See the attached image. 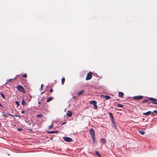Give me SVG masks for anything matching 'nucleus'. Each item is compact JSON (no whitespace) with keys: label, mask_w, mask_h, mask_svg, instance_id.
<instances>
[{"label":"nucleus","mask_w":157,"mask_h":157,"mask_svg":"<svg viewBox=\"0 0 157 157\" xmlns=\"http://www.w3.org/2000/svg\"><path fill=\"white\" fill-rule=\"evenodd\" d=\"M95 154L98 157H101V155L100 154L99 152L98 151H95Z\"/></svg>","instance_id":"nucleus-17"},{"label":"nucleus","mask_w":157,"mask_h":157,"mask_svg":"<svg viewBox=\"0 0 157 157\" xmlns=\"http://www.w3.org/2000/svg\"><path fill=\"white\" fill-rule=\"evenodd\" d=\"M154 113L157 114V111L155 110H154V111L153 112H151L152 113Z\"/></svg>","instance_id":"nucleus-30"},{"label":"nucleus","mask_w":157,"mask_h":157,"mask_svg":"<svg viewBox=\"0 0 157 157\" xmlns=\"http://www.w3.org/2000/svg\"><path fill=\"white\" fill-rule=\"evenodd\" d=\"M65 80V78L64 77H63L61 79V81H62V84H63L64 83V82Z\"/></svg>","instance_id":"nucleus-20"},{"label":"nucleus","mask_w":157,"mask_h":157,"mask_svg":"<svg viewBox=\"0 0 157 157\" xmlns=\"http://www.w3.org/2000/svg\"><path fill=\"white\" fill-rule=\"evenodd\" d=\"M17 88L19 91L22 93H25V91L24 88L21 85H18L17 86Z\"/></svg>","instance_id":"nucleus-1"},{"label":"nucleus","mask_w":157,"mask_h":157,"mask_svg":"<svg viewBox=\"0 0 157 157\" xmlns=\"http://www.w3.org/2000/svg\"><path fill=\"white\" fill-rule=\"evenodd\" d=\"M117 106L119 107L122 108L123 107V105L121 104H118L117 105Z\"/></svg>","instance_id":"nucleus-22"},{"label":"nucleus","mask_w":157,"mask_h":157,"mask_svg":"<svg viewBox=\"0 0 157 157\" xmlns=\"http://www.w3.org/2000/svg\"><path fill=\"white\" fill-rule=\"evenodd\" d=\"M14 116L15 117H18V115H14Z\"/></svg>","instance_id":"nucleus-39"},{"label":"nucleus","mask_w":157,"mask_h":157,"mask_svg":"<svg viewBox=\"0 0 157 157\" xmlns=\"http://www.w3.org/2000/svg\"><path fill=\"white\" fill-rule=\"evenodd\" d=\"M101 98H105L106 100H108L111 98V97L109 96H105L104 95H101Z\"/></svg>","instance_id":"nucleus-8"},{"label":"nucleus","mask_w":157,"mask_h":157,"mask_svg":"<svg viewBox=\"0 0 157 157\" xmlns=\"http://www.w3.org/2000/svg\"><path fill=\"white\" fill-rule=\"evenodd\" d=\"M38 103V104H41V102H39Z\"/></svg>","instance_id":"nucleus-43"},{"label":"nucleus","mask_w":157,"mask_h":157,"mask_svg":"<svg viewBox=\"0 0 157 157\" xmlns=\"http://www.w3.org/2000/svg\"><path fill=\"white\" fill-rule=\"evenodd\" d=\"M0 94L1 96L3 98V99H5V97L4 95L2 93H0Z\"/></svg>","instance_id":"nucleus-23"},{"label":"nucleus","mask_w":157,"mask_h":157,"mask_svg":"<svg viewBox=\"0 0 157 157\" xmlns=\"http://www.w3.org/2000/svg\"><path fill=\"white\" fill-rule=\"evenodd\" d=\"M2 115L3 116L5 117H7V116L6 114V113H4L2 114Z\"/></svg>","instance_id":"nucleus-28"},{"label":"nucleus","mask_w":157,"mask_h":157,"mask_svg":"<svg viewBox=\"0 0 157 157\" xmlns=\"http://www.w3.org/2000/svg\"><path fill=\"white\" fill-rule=\"evenodd\" d=\"M25 113V111L24 110H22L21 111V113Z\"/></svg>","instance_id":"nucleus-36"},{"label":"nucleus","mask_w":157,"mask_h":157,"mask_svg":"<svg viewBox=\"0 0 157 157\" xmlns=\"http://www.w3.org/2000/svg\"><path fill=\"white\" fill-rule=\"evenodd\" d=\"M84 92V91L83 90H81L80 91L78 92V93L77 95L78 96H80L81 94H82L83 92Z\"/></svg>","instance_id":"nucleus-19"},{"label":"nucleus","mask_w":157,"mask_h":157,"mask_svg":"<svg viewBox=\"0 0 157 157\" xmlns=\"http://www.w3.org/2000/svg\"><path fill=\"white\" fill-rule=\"evenodd\" d=\"M53 97H50L47 99L46 101L48 102H49L52 101L53 99Z\"/></svg>","instance_id":"nucleus-13"},{"label":"nucleus","mask_w":157,"mask_h":157,"mask_svg":"<svg viewBox=\"0 0 157 157\" xmlns=\"http://www.w3.org/2000/svg\"><path fill=\"white\" fill-rule=\"evenodd\" d=\"M89 132L91 135V137L95 136V131L93 128L90 129Z\"/></svg>","instance_id":"nucleus-6"},{"label":"nucleus","mask_w":157,"mask_h":157,"mask_svg":"<svg viewBox=\"0 0 157 157\" xmlns=\"http://www.w3.org/2000/svg\"><path fill=\"white\" fill-rule=\"evenodd\" d=\"M63 138L65 141L67 142H71L72 141V139L70 137H63Z\"/></svg>","instance_id":"nucleus-7"},{"label":"nucleus","mask_w":157,"mask_h":157,"mask_svg":"<svg viewBox=\"0 0 157 157\" xmlns=\"http://www.w3.org/2000/svg\"><path fill=\"white\" fill-rule=\"evenodd\" d=\"M13 126H14V127H15L16 126V125L15 124H14L13 125Z\"/></svg>","instance_id":"nucleus-44"},{"label":"nucleus","mask_w":157,"mask_h":157,"mask_svg":"<svg viewBox=\"0 0 157 157\" xmlns=\"http://www.w3.org/2000/svg\"><path fill=\"white\" fill-rule=\"evenodd\" d=\"M138 132L140 134L143 135H144L145 133V132L144 131L140 130H139Z\"/></svg>","instance_id":"nucleus-15"},{"label":"nucleus","mask_w":157,"mask_h":157,"mask_svg":"<svg viewBox=\"0 0 157 157\" xmlns=\"http://www.w3.org/2000/svg\"><path fill=\"white\" fill-rule=\"evenodd\" d=\"M21 103H22V105L23 106H24L26 105V102L24 101V98L22 100Z\"/></svg>","instance_id":"nucleus-16"},{"label":"nucleus","mask_w":157,"mask_h":157,"mask_svg":"<svg viewBox=\"0 0 157 157\" xmlns=\"http://www.w3.org/2000/svg\"><path fill=\"white\" fill-rule=\"evenodd\" d=\"M0 107H3V106L1 104V103H0Z\"/></svg>","instance_id":"nucleus-38"},{"label":"nucleus","mask_w":157,"mask_h":157,"mask_svg":"<svg viewBox=\"0 0 157 157\" xmlns=\"http://www.w3.org/2000/svg\"><path fill=\"white\" fill-rule=\"evenodd\" d=\"M149 100H144L142 101V103H144L146 102H148Z\"/></svg>","instance_id":"nucleus-25"},{"label":"nucleus","mask_w":157,"mask_h":157,"mask_svg":"<svg viewBox=\"0 0 157 157\" xmlns=\"http://www.w3.org/2000/svg\"><path fill=\"white\" fill-rule=\"evenodd\" d=\"M9 115H10V116H13V117H14V115H11V114H9Z\"/></svg>","instance_id":"nucleus-37"},{"label":"nucleus","mask_w":157,"mask_h":157,"mask_svg":"<svg viewBox=\"0 0 157 157\" xmlns=\"http://www.w3.org/2000/svg\"><path fill=\"white\" fill-rule=\"evenodd\" d=\"M18 117L20 118H21V117L20 115H18Z\"/></svg>","instance_id":"nucleus-40"},{"label":"nucleus","mask_w":157,"mask_h":157,"mask_svg":"<svg viewBox=\"0 0 157 157\" xmlns=\"http://www.w3.org/2000/svg\"><path fill=\"white\" fill-rule=\"evenodd\" d=\"M17 130L19 131H21L22 130V128H17Z\"/></svg>","instance_id":"nucleus-34"},{"label":"nucleus","mask_w":157,"mask_h":157,"mask_svg":"<svg viewBox=\"0 0 157 157\" xmlns=\"http://www.w3.org/2000/svg\"><path fill=\"white\" fill-rule=\"evenodd\" d=\"M11 80H12V79H9V80H7V81L8 82H10L11 81Z\"/></svg>","instance_id":"nucleus-35"},{"label":"nucleus","mask_w":157,"mask_h":157,"mask_svg":"<svg viewBox=\"0 0 157 157\" xmlns=\"http://www.w3.org/2000/svg\"><path fill=\"white\" fill-rule=\"evenodd\" d=\"M53 89H50L49 91L50 92V93H52L53 92Z\"/></svg>","instance_id":"nucleus-32"},{"label":"nucleus","mask_w":157,"mask_h":157,"mask_svg":"<svg viewBox=\"0 0 157 157\" xmlns=\"http://www.w3.org/2000/svg\"><path fill=\"white\" fill-rule=\"evenodd\" d=\"M124 95V93L122 92H119L118 93V96L122 98L123 97Z\"/></svg>","instance_id":"nucleus-11"},{"label":"nucleus","mask_w":157,"mask_h":157,"mask_svg":"<svg viewBox=\"0 0 157 157\" xmlns=\"http://www.w3.org/2000/svg\"><path fill=\"white\" fill-rule=\"evenodd\" d=\"M73 98L74 99H75V98H76V97H75H75H73Z\"/></svg>","instance_id":"nucleus-42"},{"label":"nucleus","mask_w":157,"mask_h":157,"mask_svg":"<svg viewBox=\"0 0 157 157\" xmlns=\"http://www.w3.org/2000/svg\"><path fill=\"white\" fill-rule=\"evenodd\" d=\"M92 140H93V142L94 144H95L96 141H95V136L94 137H92Z\"/></svg>","instance_id":"nucleus-18"},{"label":"nucleus","mask_w":157,"mask_h":157,"mask_svg":"<svg viewBox=\"0 0 157 157\" xmlns=\"http://www.w3.org/2000/svg\"><path fill=\"white\" fill-rule=\"evenodd\" d=\"M54 133H57L58 132V131H54Z\"/></svg>","instance_id":"nucleus-33"},{"label":"nucleus","mask_w":157,"mask_h":157,"mask_svg":"<svg viewBox=\"0 0 157 157\" xmlns=\"http://www.w3.org/2000/svg\"><path fill=\"white\" fill-rule=\"evenodd\" d=\"M22 76L23 77H24V78H26L27 76L26 74H23Z\"/></svg>","instance_id":"nucleus-29"},{"label":"nucleus","mask_w":157,"mask_h":157,"mask_svg":"<svg viewBox=\"0 0 157 157\" xmlns=\"http://www.w3.org/2000/svg\"><path fill=\"white\" fill-rule=\"evenodd\" d=\"M42 86H43V84H42L41 85V88L42 87Z\"/></svg>","instance_id":"nucleus-45"},{"label":"nucleus","mask_w":157,"mask_h":157,"mask_svg":"<svg viewBox=\"0 0 157 157\" xmlns=\"http://www.w3.org/2000/svg\"><path fill=\"white\" fill-rule=\"evenodd\" d=\"M144 97L143 96H134L133 98L135 100H140L142 99Z\"/></svg>","instance_id":"nucleus-5"},{"label":"nucleus","mask_w":157,"mask_h":157,"mask_svg":"<svg viewBox=\"0 0 157 157\" xmlns=\"http://www.w3.org/2000/svg\"><path fill=\"white\" fill-rule=\"evenodd\" d=\"M112 123L113 124V127H114V128L116 129H117V126L116 124V122L114 121V120L113 121H112Z\"/></svg>","instance_id":"nucleus-9"},{"label":"nucleus","mask_w":157,"mask_h":157,"mask_svg":"<svg viewBox=\"0 0 157 157\" xmlns=\"http://www.w3.org/2000/svg\"><path fill=\"white\" fill-rule=\"evenodd\" d=\"M48 133L50 134L54 133V131H50L48 132Z\"/></svg>","instance_id":"nucleus-27"},{"label":"nucleus","mask_w":157,"mask_h":157,"mask_svg":"<svg viewBox=\"0 0 157 157\" xmlns=\"http://www.w3.org/2000/svg\"><path fill=\"white\" fill-rule=\"evenodd\" d=\"M89 103L94 105V108L95 109H97L98 107L97 105V103L96 101L95 100L91 101L89 102Z\"/></svg>","instance_id":"nucleus-4"},{"label":"nucleus","mask_w":157,"mask_h":157,"mask_svg":"<svg viewBox=\"0 0 157 157\" xmlns=\"http://www.w3.org/2000/svg\"><path fill=\"white\" fill-rule=\"evenodd\" d=\"M66 123V122H64V123H62V125L64 124H65Z\"/></svg>","instance_id":"nucleus-41"},{"label":"nucleus","mask_w":157,"mask_h":157,"mask_svg":"<svg viewBox=\"0 0 157 157\" xmlns=\"http://www.w3.org/2000/svg\"><path fill=\"white\" fill-rule=\"evenodd\" d=\"M93 73L92 72H88L86 75V80H88L90 79L92 77Z\"/></svg>","instance_id":"nucleus-2"},{"label":"nucleus","mask_w":157,"mask_h":157,"mask_svg":"<svg viewBox=\"0 0 157 157\" xmlns=\"http://www.w3.org/2000/svg\"><path fill=\"white\" fill-rule=\"evenodd\" d=\"M148 98L150 101H152L151 103L157 105V99L153 98Z\"/></svg>","instance_id":"nucleus-3"},{"label":"nucleus","mask_w":157,"mask_h":157,"mask_svg":"<svg viewBox=\"0 0 157 157\" xmlns=\"http://www.w3.org/2000/svg\"><path fill=\"white\" fill-rule=\"evenodd\" d=\"M37 117H41L43 116V115L42 114H38L36 115Z\"/></svg>","instance_id":"nucleus-24"},{"label":"nucleus","mask_w":157,"mask_h":157,"mask_svg":"<svg viewBox=\"0 0 157 157\" xmlns=\"http://www.w3.org/2000/svg\"><path fill=\"white\" fill-rule=\"evenodd\" d=\"M15 104H16V105H17V106H19V102L18 101H16L15 102Z\"/></svg>","instance_id":"nucleus-26"},{"label":"nucleus","mask_w":157,"mask_h":157,"mask_svg":"<svg viewBox=\"0 0 157 157\" xmlns=\"http://www.w3.org/2000/svg\"><path fill=\"white\" fill-rule=\"evenodd\" d=\"M150 103H151L150 102H149L148 103V104H150Z\"/></svg>","instance_id":"nucleus-46"},{"label":"nucleus","mask_w":157,"mask_h":157,"mask_svg":"<svg viewBox=\"0 0 157 157\" xmlns=\"http://www.w3.org/2000/svg\"><path fill=\"white\" fill-rule=\"evenodd\" d=\"M151 113V112L150 111H149L146 113H143V114L146 116H148Z\"/></svg>","instance_id":"nucleus-10"},{"label":"nucleus","mask_w":157,"mask_h":157,"mask_svg":"<svg viewBox=\"0 0 157 157\" xmlns=\"http://www.w3.org/2000/svg\"><path fill=\"white\" fill-rule=\"evenodd\" d=\"M101 140L103 143H105L106 142V140L105 139L102 138L101 139Z\"/></svg>","instance_id":"nucleus-21"},{"label":"nucleus","mask_w":157,"mask_h":157,"mask_svg":"<svg viewBox=\"0 0 157 157\" xmlns=\"http://www.w3.org/2000/svg\"><path fill=\"white\" fill-rule=\"evenodd\" d=\"M109 116H110V117L111 118L112 121L114 120V118H113V116L112 113H109Z\"/></svg>","instance_id":"nucleus-14"},{"label":"nucleus","mask_w":157,"mask_h":157,"mask_svg":"<svg viewBox=\"0 0 157 157\" xmlns=\"http://www.w3.org/2000/svg\"><path fill=\"white\" fill-rule=\"evenodd\" d=\"M52 127H53V125H51L49 127H48L49 129H50L51 128H52Z\"/></svg>","instance_id":"nucleus-31"},{"label":"nucleus","mask_w":157,"mask_h":157,"mask_svg":"<svg viewBox=\"0 0 157 157\" xmlns=\"http://www.w3.org/2000/svg\"><path fill=\"white\" fill-rule=\"evenodd\" d=\"M67 116L71 117L72 115V113L71 111H68L67 113Z\"/></svg>","instance_id":"nucleus-12"}]
</instances>
